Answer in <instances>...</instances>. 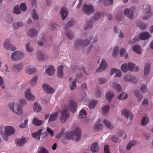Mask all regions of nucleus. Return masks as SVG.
Listing matches in <instances>:
<instances>
[{
  "label": "nucleus",
  "mask_w": 153,
  "mask_h": 153,
  "mask_svg": "<svg viewBox=\"0 0 153 153\" xmlns=\"http://www.w3.org/2000/svg\"><path fill=\"white\" fill-rule=\"evenodd\" d=\"M81 135V131L78 128H76L73 131H67L64 134L65 137L67 140H74L76 142H78L79 140Z\"/></svg>",
  "instance_id": "1"
},
{
  "label": "nucleus",
  "mask_w": 153,
  "mask_h": 153,
  "mask_svg": "<svg viewBox=\"0 0 153 153\" xmlns=\"http://www.w3.org/2000/svg\"><path fill=\"white\" fill-rule=\"evenodd\" d=\"M43 131L42 129H40L35 133H32L31 135L33 137L36 139L38 140H39L41 138V141H42L43 139L48 135L47 131H45L42 132Z\"/></svg>",
  "instance_id": "2"
},
{
  "label": "nucleus",
  "mask_w": 153,
  "mask_h": 153,
  "mask_svg": "<svg viewBox=\"0 0 153 153\" xmlns=\"http://www.w3.org/2000/svg\"><path fill=\"white\" fill-rule=\"evenodd\" d=\"M82 47H83V52L85 54L88 53L92 49L93 45H89L90 41L88 39L82 40Z\"/></svg>",
  "instance_id": "3"
},
{
  "label": "nucleus",
  "mask_w": 153,
  "mask_h": 153,
  "mask_svg": "<svg viewBox=\"0 0 153 153\" xmlns=\"http://www.w3.org/2000/svg\"><path fill=\"white\" fill-rule=\"evenodd\" d=\"M151 7L149 5L145 4L143 5V12L144 14L147 15L142 16L143 19H149L153 15V14L151 13Z\"/></svg>",
  "instance_id": "4"
},
{
  "label": "nucleus",
  "mask_w": 153,
  "mask_h": 153,
  "mask_svg": "<svg viewBox=\"0 0 153 153\" xmlns=\"http://www.w3.org/2000/svg\"><path fill=\"white\" fill-rule=\"evenodd\" d=\"M24 56V54L22 52L16 51L11 54V58L12 60L17 61L21 59Z\"/></svg>",
  "instance_id": "5"
},
{
  "label": "nucleus",
  "mask_w": 153,
  "mask_h": 153,
  "mask_svg": "<svg viewBox=\"0 0 153 153\" xmlns=\"http://www.w3.org/2000/svg\"><path fill=\"white\" fill-rule=\"evenodd\" d=\"M60 120L62 123H65L69 118L70 115L67 108L63 109L61 111Z\"/></svg>",
  "instance_id": "6"
},
{
  "label": "nucleus",
  "mask_w": 153,
  "mask_h": 153,
  "mask_svg": "<svg viewBox=\"0 0 153 153\" xmlns=\"http://www.w3.org/2000/svg\"><path fill=\"white\" fill-rule=\"evenodd\" d=\"M68 108L71 112L75 113L77 108V103L72 100H70L68 102Z\"/></svg>",
  "instance_id": "7"
},
{
  "label": "nucleus",
  "mask_w": 153,
  "mask_h": 153,
  "mask_svg": "<svg viewBox=\"0 0 153 153\" xmlns=\"http://www.w3.org/2000/svg\"><path fill=\"white\" fill-rule=\"evenodd\" d=\"M107 68V64L106 61L102 59L101 63L98 67L96 70V71L97 72H101L106 70Z\"/></svg>",
  "instance_id": "8"
},
{
  "label": "nucleus",
  "mask_w": 153,
  "mask_h": 153,
  "mask_svg": "<svg viewBox=\"0 0 153 153\" xmlns=\"http://www.w3.org/2000/svg\"><path fill=\"white\" fill-rule=\"evenodd\" d=\"M4 131L9 136H10L15 133L16 130L12 126H7L4 127Z\"/></svg>",
  "instance_id": "9"
},
{
  "label": "nucleus",
  "mask_w": 153,
  "mask_h": 153,
  "mask_svg": "<svg viewBox=\"0 0 153 153\" xmlns=\"http://www.w3.org/2000/svg\"><path fill=\"white\" fill-rule=\"evenodd\" d=\"M42 87L44 91L47 93L51 94L54 92V89L48 84H43Z\"/></svg>",
  "instance_id": "10"
},
{
  "label": "nucleus",
  "mask_w": 153,
  "mask_h": 153,
  "mask_svg": "<svg viewBox=\"0 0 153 153\" xmlns=\"http://www.w3.org/2000/svg\"><path fill=\"white\" fill-rule=\"evenodd\" d=\"M83 11L87 15H90L92 14L94 10L93 6L85 4Z\"/></svg>",
  "instance_id": "11"
},
{
  "label": "nucleus",
  "mask_w": 153,
  "mask_h": 153,
  "mask_svg": "<svg viewBox=\"0 0 153 153\" xmlns=\"http://www.w3.org/2000/svg\"><path fill=\"white\" fill-rule=\"evenodd\" d=\"M9 40H6L4 43V46L5 48L7 50H10L11 51H14L16 49V48L15 46H13L11 44H10Z\"/></svg>",
  "instance_id": "12"
},
{
  "label": "nucleus",
  "mask_w": 153,
  "mask_h": 153,
  "mask_svg": "<svg viewBox=\"0 0 153 153\" xmlns=\"http://www.w3.org/2000/svg\"><path fill=\"white\" fill-rule=\"evenodd\" d=\"M122 114L126 118L131 120L133 118V115L130 111L127 109H122L121 111Z\"/></svg>",
  "instance_id": "13"
},
{
  "label": "nucleus",
  "mask_w": 153,
  "mask_h": 153,
  "mask_svg": "<svg viewBox=\"0 0 153 153\" xmlns=\"http://www.w3.org/2000/svg\"><path fill=\"white\" fill-rule=\"evenodd\" d=\"M13 111L17 115H22L23 113V110L21 106L19 104H16L15 105Z\"/></svg>",
  "instance_id": "14"
},
{
  "label": "nucleus",
  "mask_w": 153,
  "mask_h": 153,
  "mask_svg": "<svg viewBox=\"0 0 153 153\" xmlns=\"http://www.w3.org/2000/svg\"><path fill=\"white\" fill-rule=\"evenodd\" d=\"M66 24L64 27V29L67 30L69 27L73 26L74 24V19L71 18H68L65 20Z\"/></svg>",
  "instance_id": "15"
},
{
  "label": "nucleus",
  "mask_w": 153,
  "mask_h": 153,
  "mask_svg": "<svg viewBox=\"0 0 153 153\" xmlns=\"http://www.w3.org/2000/svg\"><path fill=\"white\" fill-rule=\"evenodd\" d=\"M46 69V73L49 76H52L54 74L55 69L52 65H49L45 67Z\"/></svg>",
  "instance_id": "16"
},
{
  "label": "nucleus",
  "mask_w": 153,
  "mask_h": 153,
  "mask_svg": "<svg viewBox=\"0 0 153 153\" xmlns=\"http://www.w3.org/2000/svg\"><path fill=\"white\" fill-rule=\"evenodd\" d=\"M127 65L128 69L130 71H133L134 72H136L139 70V68L138 66L135 67V64L132 62H128Z\"/></svg>",
  "instance_id": "17"
},
{
  "label": "nucleus",
  "mask_w": 153,
  "mask_h": 153,
  "mask_svg": "<svg viewBox=\"0 0 153 153\" xmlns=\"http://www.w3.org/2000/svg\"><path fill=\"white\" fill-rule=\"evenodd\" d=\"M25 96L26 98L29 101H33L34 100L35 97L30 92V88H28L26 90Z\"/></svg>",
  "instance_id": "18"
},
{
  "label": "nucleus",
  "mask_w": 153,
  "mask_h": 153,
  "mask_svg": "<svg viewBox=\"0 0 153 153\" xmlns=\"http://www.w3.org/2000/svg\"><path fill=\"white\" fill-rule=\"evenodd\" d=\"M124 15L132 19L134 17V15L132 10L130 8H126L124 10Z\"/></svg>",
  "instance_id": "19"
},
{
  "label": "nucleus",
  "mask_w": 153,
  "mask_h": 153,
  "mask_svg": "<svg viewBox=\"0 0 153 153\" xmlns=\"http://www.w3.org/2000/svg\"><path fill=\"white\" fill-rule=\"evenodd\" d=\"M38 58L39 61H44L48 59V56L44 55L41 51H39L37 53Z\"/></svg>",
  "instance_id": "20"
},
{
  "label": "nucleus",
  "mask_w": 153,
  "mask_h": 153,
  "mask_svg": "<svg viewBox=\"0 0 153 153\" xmlns=\"http://www.w3.org/2000/svg\"><path fill=\"white\" fill-rule=\"evenodd\" d=\"M90 150L93 153L97 152L99 151V146L97 142H94L92 144L90 147Z\"/></svg>",
  "instance_id": "21"
},
{
  "label": "nucleus",
  "mask_w": 153,
  "mask_h": 153,
  "mask_svg": "<svg viewBox=\"0 0 153 153\" xmlns=\"http://www.w3.org/2000/svg\"><path fill=\"white\" fill-rule=\"evenodd\" d=\"M23 64L22 63H20L14 65L12 68V71L15 72H18L20 71L22 68Z\"/></svg>",
  "instance_id": "22"
},
{
  "label": "nucleus",
  "mask_w": 153,
  "mask_h": 153,
  "mask_svg": "<svg viewBox=\"0 0 153 153\" xmlns=\"http://www.w3.org/2000/svg\"><path fill=\"white\" fill-rule=\"evenodd\" d=\"M151 69V65L149 62H146L145 64L144 69V73L145 75H148L150 72Z\"/></svg>",
  "instance_id": "23"
},
{
  "label": "nucleus",
  "mask_w": 153,
  "mask_h": 153,
  "mask_svg": "<svg viewBox=\"0 0 153 153\" xmlns=\"http://www.w3.org/2000/svg\"><path fill=\"white\" fill-rule=\"evenodd\" d=\"M114 93L112 91H108L106 94V98L108 100L109 102H111L112 99L114 97Z\"/></svg>",
  "instance_id": "24"
},
{
  "label": "nucleus",
  "mask_w": 153,
  "mask_h": 153,
  "mask_svg": "<svg viewBox=\"0 0 153 153\" xmlns=\"http://www.w3.org/2000/svg\"><path fill=\"white\" fill-rule=\"evenodd\" d=\"M43 123V121L39 120L36 117H34L32 121L33 124L35 126H41Z\"/></svg>",
  "instance_id": "25"
},
{
  "label": "nucleus",
  "mask_w": 153,
  "mask_h": 153,
  "mask_svg": "<svg viewBox=\"0 0 153 153\" xmlns=\"http://www.w3.org/2000/svg\"><path fill=\"white\" fill-rule=\"evenodd\" d=\"M132 49L135 52L139 54H141L142 53L141 47L138 45H134L132 48Z\"/></svg>",
  "instance_id": "26"
},
{
  "label": "nucleus",
  "mask_w": 153,
  "mask_h": 153,
  "mask_svg": "<svg viewBox=\"0 0 153 153\" xmlns=\"http://www.w3.org/2000/svg\"><path fill=\"white\" fill-rule=\"evenodd\" d=\"M140 38L142 40H145L147 39L151 36L149 34V33L144 32L140 34Z\"/></svg>",
  "instance_id": "27"
},
{
  "label": "nucleus",
  "mask_w": 153,
  "mask_h": 153,
  "mask_svg": "<svg viewBox=\"0 0 153 153\" xmlns=\"http://www.w3.org/2000/svg\"><path fill=\"white\" fill-rule=\"evenodd\" d=\"M28 140V138H26L23 136L21 139L18 140L17 141V146H22L24 144L27 142Z\"/></svg>",
  "instance_id": "28"
},
{
  "label": "nucleus",
  "mask_w": 153,
  "mask_h": 153,
  "mask_svg": "<svg viewBox=\"0 0 153 153\" xmlns=\"http://www.w3.org/2000/svg\"><path fill=\"white\" fill-rule=\"evenodd\" d=\"M36 69L34 67L30 65L27 67L26 71L27 73L29 74H34L36 72Z\"/></svg>",
  "instance_id": "29"
},
{
  "label": "nucleus",
  "mask_w": 153,
  "mask_h": 153,
  "mask_svg": "<svg viewBox=\"0 0 153 153\" xmlns=\"http://www.w3.org/2000/svg\"><path fill=\"white\" fill-rule=\"evenodd\" d=\"M62 17V20H64L67 17L68 12V11L65 7H63L62 8L60 11Z\"/></svg>",
  "instance_id": "30"
},
{
  "label": "nucleus",
  "mask_w": 153,
  "mask_h": 153,
  "mask_svg": "<svg viewBox=\"0 0 153 153\" xmlns=\"http://www.w3.org/2000/svg\"><path fill=\"white\" fill-rule=\"evenodd\" d=\"M114 29L115 33L117 34L121 38H124V34L123 33L121 32L120 29H118L116 26L114 27Z\"/></svg>",
  "instance_id": "31"
},
{
  "label": "nucleus",
  "mask_w": 153,
  "mask_h": 153,
  "mask_svg": "<svg viewBox=\"0 0 153 153\" xmlns=\"http://www.w3.org/2000/svg\"><path fill=\"white\" fill-rule=\"evenodd\" d=\"M37 31L34 28L30 29L28 32V35L31 37H35L38 34Z\"/></svg>",
  "instance_id": "32"
},
{
  "label": "nucleus",
  "mask_w": 153,
  "mask_h": 153,
  "mask_svg": "<svg viewBox=\"0 0 153 153\" xmlns=\"http://www.w3.org/2000/svg\"><path fill=\"white\" fill-rule=\"evenodd\" d=\"M58 116V113L57 112H55L51 113L50 116L49 121L52 122L55 120Z\"/></svg>",
  "instance_id": "33"
},
{
  "label": "nucleus",
  "mask_w": 153,
  "mask_h": 153,
  "mask_svg": "<svg viewBox=\"0 0 153 153\" xmlns=\"http://www.w3.org/2000/svg\"><path fill=\"white\" fill-rule=\"evenodd\" d=\"M63 66L62 65H60L58 68L57 75L60 78H62L63 76Z\"/></svg>",
  "instance_id": "34"
},
{
  "label": "nucleus",
  "mask_w": 153,
  "mask_h": 153,
  "mask_svg": "<svg viewBox=\"0 0 153 153\" xmlns=\"http://www.w3.org/2000/svg\"><path fill=\"white\" fill-rule=\"evenodd\" d=\"M133 92L137 98L138 99L139 101H141L143 99V96L137 90H134Z\"/></svg>",
  "instance_id": "35"
},
{
  "label": "nucleus",
  "mask_w": 153,
  "mask_h": 153,
  "mask_svg": "<svg viewBox=\"0 0 153 153\" xmlns=\"http://www.w3.org/2000/svg\"><path fill=\"white\" fill-rule=\"evenodd\" d=\"M72 79V77H70L69 78V80L70 81V84L69 85V87L71 90H73L75 89L76 86V80L75 79L74 80L71 81V79Z\"/></svg>",
  "instance_id": "36"
},
{
  "label": "nucleus",
  "mask_w": 153,
  "mask_h": 153,
  "mask_svg": "<svg viewBox=\"0 0 153 153\" xmlns=\"http://www.w3.org/2000/svg\"><path fill=\"white\" fill-rule=\"evenodd\" d=\"M102 114L104 116H106L110 109V107L108 105H106L102 107Z\"/></svg>",
  "instance_id": "37"
},
{
  "label": "nucleus",
  "mask_w": 153,
  "mask_h": 153,
  "mask_svg": "<svg viewBox=\"0 0 153 153\" xmlns=\"http://www.w3.org/2000/svg\"><path fill=\"white\" fill-rule=\"evenodd\" d=\"M21 10L19 5L15 6L13 8L12 13L16 15H19L21 13Z\"/></svg>",
  "instance_id": "38"
},
{
  "label": "nucleus",
  "mask_w": 153,
  "mask_h": 153,
  "mask_svg": "<svg viewBox=\"0 0 153 153\" xmlns=\"http://www.w3.org/2000/svg\"><path fill=\"white\" fill-rule=\"evenodd\" d=\"M103 123L108 129L111 130L113 129V126L111 124L110 121L106 119H105L103 121Z\"/></svg>",
  "instance_id": "39"
},
{
  "label": "nucleus",
  "mask_w": 153,
  "mask_h": 153,
  "mask_svg": "<svg viewBox=\"0 0 153 153\" xmlns=\"http://www.w3.org/2000/svg\"><path fill=\"white\" fill-rule=\"evenodd\" d=\"M24 25L23 23L21 22H19L17 23H14L13 24V27L15 29H18L23 27Z\"/></svg>",
  "instance_id": "40"
},
{
  "label": "nucleus",
  "mask_w": 153,
  "mask_h": 153,
  "mask_svg": "<svg viewBox=\"0 0 153 153\" xmlns=\"http://www.w3.org/2000/svg\"><path fill=\"white\" fill-rule=\"evenodd\" d=\"M137 143V142L136 140H134L131 141L127 145L126 147V149L128 150H129L132 146L136 145Z\"/></svg>",
  "instance_id": "41"
},
{
  "label": "nucleus",
  "mask_w": 153,
  "mask_h": 153,
  "mask_svg": "<svg viewBox=\"0 0 153 153\" xmlns=\"http://www.w3.org/2000/svg\"><path fill=\"white\" fill-rule=\"evenodd\" d=\"M37 80L38 77L35 76L30 80L29 84L32 86L35 85L37 83Z\"/></svg>",
  "instance_id": "42"
},
{
  "label": "nucleus",
  "mask_w": 153,
  "mask_h": 153,
  "mask_svg": "<svg viewBox=\"0 0 153 153\" xmlns=\"http://www.w3.org/2000/svg\"><path fill=\"white\" fill-rule=\"evenodd\" d=\"M33 110L34 111L38 112L41 111L42 108L39 104H38L37 102L34 103Z\"/></svg>",
  "instance_id": "43"
},
{
  "label": "nucleus",
  "mask_w": 153,
  "mask_h": 153,
  "mask_svg": "<svg viewBox=\"0 0 153 153\" xmlns=\"http://www.w3.org/2000/svg\"><path fill=\"white\" fill-rule=\"evenodd\" d=\"M0 134L4 141H7L8 140V136H9L8 135L5 133L4 131H2L1 129H0Z\"/></svg>",
  "instance_id": "44"
},
{
  "label": "nucleus",
  "mask_w": 153,
  "mask_h": 153,
  "mask_svg": "<svg viewBox=\"0 0 153 153\" xmlns=\"http://www.w3.org/2000/svg\"><path fill=\"white\" fill-rule=\"evenodd\" d=\"M0 134L4 141H7L8 140V136H9L8 135L5 133L4 131H2L1 129H0Z\"/></svg>",
  "instance_id": "45"
},
{
  "label": "nucleus",
  "mask_w": 153,
  "mask_h": 153,
  "mask_svg": "<svg viewBox=\"0 0 153 153\" xmlns=\"http://www.w3.org/2000/svg\"><path fill=\"white\" fill-rule=\"evenodd\" d=\"M111 140L113 142L115 143H119L121 140L119 136L116 135H114L112 136Z\"/></svg>",
  "instance_id": "46"
},
{
  "label": "nucleus",
  "mask_w": 153,
  "mask_h": 153,
  "mask_svg": "<svg viewBox=\"0 0 153 153\" xmlns=\"http://www.w3.org/2000/svg\"><path fill=\"white\" fill-rule=\"evenodd\" d=\"M100 16L101 14L99 12H97L94 13V16L90 19L94 22L95 21L98 20L100 18Z\"/></svg>",
  "instance_id": "47"
},
{
  "label": "nucleus",
  "mask_w": 153,
  "mask_h": 153,
  "mask_svg": "<svg viewBox=\"0 0 153 153\" xmlns=\"http://www.w3.org/2000/svg\"><path fill=\"white\" fill-rule=\"evenodd\" d=\"M31 14L33 19L35 20H37L39 19V16L36 13V11L34 9H32Z\"/></svg>",
  "instance_id": "48"
},
{
  "label": "nucleus",
  "mask_w": 153,
  "mask_h": 153,
  "mask_svg": "<svg viewBox=\"0 0 153 153\" xmlns=\"http://www.w3.org/2000/svg\"><path fill=\"white\" fill-rule=\"evenodd\" d=\"M93 22L94 21L90 19L87 22L86 24L85 25V29H87L92 27Z\"/></svg>",
  "instance_id": "49"
},
{
  "label": "nucleus",
  "mask_w": 153,
  "mask_h": 153,
  "mask_svg": "<svg viewBox=\"0 0 153 153\" xmlns=\"http://www.w3.org/2000/svg\"><path fill=\"white\" fill-rule=\"evenodd\" d=\"M112 87L113 88L116 89L118 92H121L122 91V87L119 84L114 83L113 84Z\"/></svg>",
  "instance_id": "50"
},
{
  "label": "nucleus",
  "mask_w": 153,
  "mask_h": 153,
  "mask_svg": "<svg viewBox=\"0 0 153 153\" xmlns=\"http://www.w3.org/2000/svg\"><path fill=\"white\" fill-rule=\"evenodd\" d=\"M103 125L101 123L96 124L94 126V129L96 131H100L102 129Z\"/></svg>",
  "instance_id": "51"
},
{
  "label": "nucleus",
  "mask_w": 153,
  "mask_h": 153,
  "mask_svg": "<svg viewBox=\"0 0 153 153\" xmlns=\"http://www.w3.org/2000/svg\"><path fill=\"white\" fill-rule=\"evenodd\" d=\"M5 20L8 23H12L13 21L12 17L9 14H7L5 17Z\"/></svg>",
  "instance_id": "52"
},
{
  "label": "nucleus",
  "mask_w": 153,
  "mask_h": 153,
  "mask_svg": "<svg viewBox=\"0 0 153 153\" xmlns=\"http://www.w3.org/2000/svg\"><path fill=\"white\" fill-rule=\"evenodd\" d=\"M38 153H49V152L44 147L41 146L38 149Z\"/></svg>",
  "instance_id": "53"
},
{
  "label": "nucleus",
  "mask_w": 153,
  "mask_h": 153,
  "mask_svg": "<svg viewBox=\"0 0 153 153\" xmlns=\"http://www.w3.org/2000/svg\"><path fill=\"white\" fill-rule=\"evenodd\" d=\"M128 65L127 64L124 63L122 65L121 69L123 72H126L128 71Z\"/></svg>",
  "instance_id": "54"
},
{
  "label": "nucleus",
  "mask_w": 153,
  "mask_h": 153,
  "mask_svg": "<svg viewBox=\"0 0 153 153\" xmlns=\"http://www.w3.org/2000/svg\"><path fill=\"white\" fill-rule=\"evenodd\" d=\"M137 26L140 29L144 30L148 26V25L146 23L142 22L138 24Z\"/></svg>",
  "instance_id": "55"
},
{
  "label": "nucleus",
  "mask_w": 153,
  "mask_h": 153,
  "mask_svg": "<svg viewBox=\"0 0 153 153\" xmlns=\"http://www.w3.org/2000/svg\"><path fill=\"white\" fill-rule=\"evenodd\" d=\"M30 42H29L26 45L27 51L29 52H31L33 51V49L30 46Z\"/></svg>",
  "instance_id": "56"
},
{
  "label": "nucleus",
  "mask_w": 153,
  "mask_h": 153,
  "mask_svg": "<svg viewBox=\"0 0 153 153\" xmlns=\"http://www.w3.org/2000/svg\"><path fill=\"white\" fill-rule=\"evenodd\" d=\"M127 97V94L124 93V92H123L119 95L118 97V99L120 100H123L126 99Z\"/></svg>",
  "instance_id": "57"
},
{
  "label": "nucleus",
  "mask_w": 153,
  "mask_h": 153,
  "mask_svg": "<svg viewBox=\"0 0 153 153\" xmlns=\"http://www.w3.org/2000/svg\"><path fill=\"white\" fill-rule=\"evenodd\" d=\"M148 118L145 117L142 118L141 121V124L142 125L145 126L147 125L148 123Z\"/></svg>",
  "instance_id": "58"
},
{
  "label": "nucleus",
  "mask_w": 153,
  "mask_h": 153,
  "mask_svg": "<svg viewBox=\"0 0 153 153\" xmlns=\"http://www.w3.org/2000/svg\"><path fill=\"white\" fill-rule=\"evenodd\" d=\"M86 111L83 109L80 112L79 117L80 118H84L86 116Z\"/></svg>",
  "instance_id": "59"
},
{
  "label": "nucleus",
  "mask_w": 153,
  "mask_h": 153,
  "mask_svg": "<svg viewBox=\"0 0 153 153\" xmlns=\"http://www.w3.org/2000/svg\"><path fill=\"white\" fill-rule=\"evenodd\" d=\"M28 122V120L26 119L24 121V123H22L19 125V127L20 128H25L27 126V123Z\"/></svg>",
  "instance_id": "60"
},
{
  "label": "nucleus",
  "mask_w": 153,
  "mask_h": 153,
  "mask_svg": "<svg viewBox=\"0 0 153 153\" xmlns=\"http://www.w3.org/2000/svg\"><path fill=\"white\" fill-rule=\"evenodd\" d=\"M119 49L118 48L116 47L114 49L112 55L114 57H116L118 54Z\"/></svg>",
  "instance_id": "61"
},
{
  "label": "nucleus",
  "mask_w": 153,
  "mask_h": 153,
  "mask_svg": "<svg viewBox=\"0 0 153 153\" xmlns=\"http://www.w3.org/2000/svg\"><path fill=\"white\" fill-rule=\"evenodd\" d=\"M82 40L81 39H78L75 43V47L77 48L79 46H82Z\"/></svg>",
  "instance_id": "62"
},
{
  "label": "nucleus",
  "mask_w": 153,
  "mask_h": 153,
  "mask_svg": "<svg viewBox=\"0 0 153 153\" xmlns=\"http://www.w3.org/2000/svg\"><path fill=\"white\" fill-rule=\"evenodd\" d=\"M82 0H76L74 2V5L78 3L76 8H79L81 6L82 4Z\"/></svg>",
  "instance_id": "63"
},
{
  "label": "nucleus",
  "mask_w": 153,
  "mask_h": 153,
  "mask_svg": "<svg viewBox=\"0 0 153 153\" xmlns=\"http://www.w3.org/2000/svg\"><path fill=\"white\" fill-rule=\"evenodd\" d=\"M97 103V102L96 101H91L89 103V107L90 108H94L96 105Z\"/></svg>",
  "instance_id": "64"
}]
</instances>
